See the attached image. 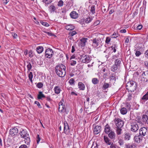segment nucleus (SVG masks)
<instances>
[{
  "label": "nucleus",
  "mask_w": 148,
  "mask_h": 148,
  "mask_svg": "<svg viewBox=\"0 0 148 148\" xmlns=\"http://www.w3.org/2000/svg\"><path fill=\"white\" fill-rule=\"evenodd\" d=\"M114 122L116 125L115 130L117 135H120L121 134L122 129L123 125L124 122L123 120L119 118H115Z\"/></svg>",
  "instance_id": "f257e3e1"
},
{
  "label": "nucleus",
  "mask_w": 148,
  "mask_h": 148,
  "mask_svg": "<svg viewBox=\"0 0 148 148\" xmlns=\"http://www.w3.org/2000/svg\"><path fill=\"white\" fill-rule=\"evenodd\" d=\"M55 71L58 76L61 77H63L66 74V67L62 64L57 65L55 68Z\"/></svg>",
  "instance_id": "f03ea898"
},
{
  "label": "nucleus",
  "mask_w": 148,
  "mask_h": 148,
  "mask_svg": "<svg viewBox=\"0 0 148 148\" xmlns=\"http://www.w3.org/2000/svg\"><path fill=\"white\" fill-rule=\"evenodd\" d=\"M19 134L21 138H24L25 143L27 145H29L30 142V140L29 136L27 131L23 130L20 132Z\"/></svg>",
  "instance_id": "7ed1b4c3"
},
{
  "label": "nucleus",
  "mask_w": 148,
  "mask_h": 148,
  "mask_svg": "<svg viewBox=\"0 0 148 148\" xmlns=\"http://www.w3.org/2000/svg\"><path fill=\"white\" fill-rule=\"evenodd\" d=\"M137 122L132 121L130 123V130L134 132H137L139 129V126Z\"/></svg>",
  "instance_id": "20e7f679"
},
{
  "label": "nucleus",
  "mask_w": 148,
  "mask_h": 148,
  "mask_svg": "<svg viewBox=\"0 0 148 148\" xmlns=\"http://www.w3.org/2000/svg\"><path fill=\"white\" fill-rule=\"evenodd\" d=\"M64 101L63 99L59 102L58 104V110L61 112H64L65 111L66 109L64 104L63 103Z\"/></svg>",
  "instance_id": "39448f33"
},
{
  "label": "nucleus",
  "mask_w": 148,
  "mask_h": 148,
  "mask_svg": "<svg viewBox=\"0 0 148 148\" xmlns=\"http://www.w3.org/2000/svg\"><path fill=\"white\" fill-rule=\"evenodd\" d=\"M53 51L51 49H47L45 52V56L46 58H51L53 55Z\"/></svg>",
  "instance_id": "423d86ee"
},
{
  "label": "nucleus",
  "mask_w": 148,
  "mask_h": 148,
  "mask_svg": "<svg viewBox=\"0 0 148 148\" xmlns=\"http://www.w3.org/2000/svg\"><path fill=\"white\" fill-rule=\"evenodd\" d=\"M82 62L85 63H88L90 61V58L88 55H82L81 58Z\"/></svg>",
  "instance_id": "0eeeda50"
},
{
  "label": "nucleus",
  "mask_w": 148,
  "mask_h": 148,
  "mask_svg": "<svg viewBox=\"0 0 148 148\" xmlns=\"http://www.w3.org/2000/svg\"><path fill=\"white\" fill-rule=\"evenodd\" d=\"M93 126L94 127L93 131V133L95 134H99L101 130V126L98 125H95V124Z\"/></svg>",
  "instance_id": "6e6552de"
},
{
  "label": "nucleus",
  "mask_w": 148,
  "mask_h": 148,
  "mask_svg": "<svg viewBox=\"0 0 148 148\" xmlns=\"http://www.w3.org/2000/svg\"><path fill=\"white\" fill-rule=\"evenodd\" d=\"M64 132L66 134H68L70 132V130L68 124L66 121L64 122Z\"/></svg>",
  "instance_id": "1a4fd4ad"
},
{
  "label": "nucleus",
  "mask_w": 148,
  "mask_h": 148,
  "mask_svg": "<svg viewBox=\"0 0 148 148\" xmlns=\"http://www.w3.org/2000/svg\"><path fill=\"white\" fill-rule=\"evenodd\" d=\"M18 132V129L16 127H14L11 129L9 131V134L12 136L16 135Z\"/></svg>",
  "instance_id": "9d476101"
},
{
  "label": "nucleus",
  "mask_w": 148,
  "mask_h": 148,
  "mask_svg": "<svg viewBox=\"0 0 148 148\" xmlns=\"http://www.w3.org/2000/svg\"><path fill=\"white\" fill-rule=\"evenodd\" d=\"M147 132V129L145 127H142L139 130V134L142 136H145Z\"/></svg>",
  "instance_id": "9b49d317"
},
{
  "label": "nucleus",
  "mask_w": 148,
  "mask_h": 148,
  "mask_svg": "<svg viewBox=\"0 0 148 148\" xmlns=\"http://www.w3.org/2000/svg\"><path fill=\"white\" fill-rule=\"evenodd\" d=\"M100 40L98 39L95 38L92 40V46L95 47H97L99 45Z\"/></svg>",
  "instance_id": "f8f14e48"
},
{
  "label": "nucleus",
  "mask_w": 148,
  "mask_h": 148,
  "mask_svg": "<svg viewBox=\"0 0 148 148\" xmlns=\"http://www.w3.org/2000/svg\"><path fill=\"white\" fill-rule=\"evenodd\" d=\"M111 131L110 126L108 124H107L104 127V132L105 133L108 134Z\"/></svg>",
  "instance_id": "ddd939ff"
},
{
  "label": "nucleus",
  "mask_w": 148,
  "mask_h": 148,
  "mask_svg": "<svg viewBox=\"0 0 148 148\" xmlns=\"http://www.w3.org/2000/svg\"><path fill=\"white\" fill-rule=\"evenodd\" d=\"M88 40L87 38H82L80 40V45L82 47L85 46L86 43Z\"/></svg>",
  "instance_id": "4468645a"
},
{
  "label": "nucleus",
  "mask_w": 148,
  "mask_h": 148,
  "mask_svg": "<svg viewBox=\"0 0 148 148\" xmlns=\"http://www.w3.org/2000/svg\"><path fill=\"white\" fill-rule=\"evenodd\" d=\"M71 17L73 19H76L78 17V14L76 11H73L70 14Z\"/></svg>",
  "instance_id": "2eb2a0df"
},
{
  "label": "nucleus",
  "mask_w": 148,
  "mask_h": 148,
  "mask_svg": "<svg viewBox=\"0 0 148 148\" xmlns=\"http://www.w3.org/2000/svg\"><path fill=\"white\" fill-rule=\"evenodd\" d=\"M143 77V80L145 82H148V73L144 71L143 72L142 74Z\"/></svg>",
  "instance_id": "dca6fc26"
},
{
  "label": "nucleus",
  "mask_w": 148,
  "mask_h": 148,
  "mask_svg": "<svg viewBox=\"0 0 148 148\" xmlns=\"http://www.w3.org/2000/svg\"><path fill=\"white\" fill-rule=\"evenodd\" d=\"M108 137L111 139H115L116 137V134L114 131H111L108 134Z\"/></svg>",
  "instance_id": "f3484780"
},
{
  "label": "nucleus",
  "mask_w": 148,
  "mask_h": 148,
  "mask_svg": "<svg viewBox=\"0 0 148 148\" xmlns=\"http://www.w3.org/2000/svg\"><path fill=\"white\" fill-rule=\"evenodd\" d=\"M142 136L139 134L138 135H136L134 137L135 141L137 143H140V140H141Z\"/></svg>",
  "instance_id": "a211bd4d"
},
{
  "label": "nucleus",
  "mask_w": 148,
  "mask_h": 148,
  "mask_svg": "<svg viewBox=\"0 0 148 148\" xmlns=\"http://www.w3.org/2000/svg\"><path fill=\"white\" fill-rule=\"evenodd\" d=\"M78 86V88L80 90H84L85 89V86L84 84L82 82H79Z\"/></svg>",
  "instance_id": "6ab92c4d"
},
{
  "label": "nucleus",
  "mask_w": 148,
  "mask_h": 148,
  "mask_svg": "<svg viewBox=\"0 0 148 148\" xmlns=\"http://www.w3.org/2000/svg\"><path fill=\"white\" fill-rule=\"evenodd\" d=\"M54 90L55 93L58 94L60 93V92L62 91L60 87L58 86H56L54 87Z\"/></svg>",
  "instance_id": "aec40b11"
},
{
  "label": "nucleus",
  "mask_w": 148,
  "mask_h": 148,
  "mask_svg": "<svg viewBox=\"0 0 148 148\" xmlns=\"http://www.w3.org/2000/svg\"><path fill=\"white\" fill-rule=\"evenodd\" d=\"M49 12L51 13L54 12L56 10V6L53 4L51 5L49 7Z\"/></svg>",
  "instance_id": "412c9836"
},
{
  "label": "nucleus",
  "mask_w": 148,
  "mask_h": 148,
  "mask_svg": "<svg viewBox=\"0 0 148 148\" xmlns=\"http://www.w3.org/2000/svg\"><path fill=\"white\" fill-rule=\"evenodd\" d=\"M45 96L42 93V92L39 91L38 92V95L37 98L39 99H41L42 98H45Z\"/></svg>",
  "instance_id": "4be33fe9"
},
{
  "label": "nucleus",
  "mask_w": 148,
  "mask_h": 148,
  "mask_svg": "<svg viewBox=\"0 0 148 148\" xmlns=\"http://www.w3.org/2000/svg\"><path fill=\"white\" fill-rule=\"evenodd\" d=\"M135 147L134 144H126L124 148H135Z\"/></svg>",
  "instance_id": "5701e85b"
},
{
  "label": "nucleus",
  "mask_w": 148,
  "mask_h": 148,
  "mask_svg": "<svg viewBox=\"0 0 148 148\" xmlns=\"http://www.w3.org/2000/svg\"><path fill=\"white\" fill-rule=\"evenodd\" d=\"M148 100V91L147 93L144 95L141 98V101H143V102H145Z\"/></svg>",
  "instance_id": "b1692460"
},
{
  "label": "nucleus",
  "mask_w": 148,
  "mask_h": 148,
  "mask_svg": "<svg viewBox=\"0 0 148 148\" xmlns=\"http://www.w3.org/2000/svg\"><path fill=\"white\" fill-rule=\"evenodd\" d=\"M116 77L115 73H114L111 74L109 77V79L110 80H113L115 81L116 80Z\"/></svg>",
  "instance_id": "393cba45"
},
{
  "label": "nucleus",
  "mask_w": 148,
  "mask_h": 148,
  "mask_svg": "<svg viewBox=\"0 0 148 148\" xmlns=\"http://www.w3.org/2000/svg\"><path fill=\"white\" fill-rule=\"evenodd\" d=\"M121 60L120 59H117L114 61V65L117 66L120 68V65L121 64Z\"/></svg>",
  "instance_id": "a878e982"
},
{
  "label": "nucleus",
  "mask_w": 148,
  "mask_h": 148,
  "mask_svg": "<svg viewBox=\"0 0 148 148\" xmlns=\"http://www.w3.org/2000/svg\"><path fill=\"white\" fill-rule=\"evenodd\" d=\"M104 140L105 143L108 145H110L111 143V140L108 137L105 136H104Z\"/></svg>",
  "instance_id": "bb28decb"
},
{
  "label": "nucleus",
  "mask_w": 148,
  "mask_h": 148,
  "mask_svg": "<svg viewBox=\"0 0 148 148\" xmlns=\"http://www.w3.org/2000/svg\"><path fill=\"white\" fill-rule=\"evenodd\" d=\"M43 50V48L42 46H39L36 48V51L38 53H41Z\"/></svg>",
  "instance_id": "cd10ccee"
},
{
  "label": "nucleus",
  "mask_w": 148,
  "mask_h": 148,
  "mask_svg": "<svg viewBox=\"0 0 148 148\" xmlns=\"http://www.w3.org/2000/svg\"><path fill=\"white\" fill-rule=\"evenodd\" d=\"M119 68L117 66L113 64L111 68V70L113 72H114L116 71L117 69Z\"/></svg>",
  "instance_id": "c85d7f7f"
},
{
  "label": "nucleus",
  "mask_w": 148,
  "mask_h": 148,
  "mask_svg": "<svg viewBox=\"0 0 148 148\" xmlns=\"http://www.w3.org/2000/svg\"><path fill=\"white\" fill-rule=\"evenodd\" d=\"M148 116L146 115H143L142 118L141 119L143 124L144 122H147Z\"/></svg>",
  "instance_id": "c756f323"
},
{
  "label": "nucleus",
  "mask_w": 148,
  "mask_h": 148,
  "mask_svg": "<svg viewBox=\"0 0 148 148\" xmlns=\"http://www.w3.org/2000/svg\"><path fill=\"white\" fill-rule=\"evenodd\" d=\"M75 28L74 26L73 25H69L66 26V29L68 30H72Z\"/></svg>",
  "instance_id": "7c9ffc66"
},
{
  "label": "nucleus",
  "mask_w": 148,
  "mask_h": 148,
  "mask_svg": "<svg viewBox=\"0 0 148 148\" xmlns=\"http://www.w3.org/2000/svg\"><path fill=\"white\" fill-rule=\"evenodd\" d=\"M120 112L122 114H125L127 113V109L125 108H122L120 110Z\"/></svg>",
  "instance_id": "2f4dec72"
},
{
  "label": "nucleus",
  "mask_w": 148,
  "mask_h": 148,
  "mask_svg": "<svg viewBox=\"0 0 148 148\" xmlns=\"http://www.w3.org/2000/svg\"><path fill=\"white\" fill-rule=\"evenodd\" d=\"M134 84L132 86H131L130 87L131 91H134L136 90V88L137 87L136 84L135 82V83H134Z\"/></svg>",
  "instance_id": "473e14b6"
},
{
  "label": "nucleus",
  "mask_w": 148,
  "mask_h": 148,
  "mask_svg": "<svg viewBox=\"0 0 148 148\" xmlns=\"http://www.w3.org/2000/svg\"><path fill=\"white\" fill-rule=\"evenodd\" d=\"M92 82L93 84L96 85L98 83L99 81L97 78H95L92 79Z\"/></svg>",
  "instance_id": "72a5a7b5"
},
{
  "label": "nucleus",
  "mask_w": 148,
  "mask_h": 148,
  "mask_svg": "<svg viewBox=\"0 0 148 148\" xmlns=\"http://www.w3.org/2000/svg\"><path fill=\"white\" fill-rule=\"evenodd\" d=\"M130 136L129 133H126L125 134L124 138L125 140H129L130 139Z\"/></svg>",
  "instance_id": "f704fd0d"
},
{
  "label": "nucleus",
  "mask_w": 148,
  "mask_h": 148,
  "mask_svg": "<svg viewBox=\"0 0 148 148\" xmlns=\"http://www.w3.org/2000/svg\"><path fill=\"white\" fill-rule=\"evenodd\" d=\"M109 84L108 83H106L105 82L104 83L102 86V88L104 90L106 89L109 87Z\"/></svg>",
  "instance_id": "c9c22d12"
},
{
  "label": "nucleus",
  "mask_w": 148,
  "mask_h": 148,
  "mask_svg": "<svg viewBox=\"0 0 148 148\" xmlns=\"http://www.w3.org/2000/svg\"><path fill=\"white\" fill-rule=\"evenodd\" d=\"M28 77L29 78V79L30 81V82H31L32 83L33 82H32V78L33 77V75L32 73V72H30V73L29 74V75H28Z\"/></svg>",
  "instance_id": "e433bc0d"
},
{
  "label": "nucleus",
  "mask_w": 148,
  "mask_h": 148,
  "mask_svg": "<svg viewBox=\"0 0 148 148\" xmlns=\"http://www.w3.org/2000/svg\"><path fill=\"white\" fill-rule=\"evenodd\" d=\"M119 35L117 33L114 32L112 35L110 36V37L112 38H115L118 37Z\"/></svg>",
  "instance_id": "4c0bfd02"
},
{
  "label": "nucleus",
  "mask_w": 148,
  "mask_h": 148,
  "mask_svg": "<svg viewBox=\"0 0 148 148\" xmlns=\"http://www.w3.org/2000/svg\"><path fill=\"white\" fill-rule=\"evenodd\" d=\"M134 83H135V82L133 81H131L130 82H127V86H128L129 87H130L131 86H132L133 85Z\"/></svg>",
  "instance_id": "58836bf2"
},
{
  "label": "nucleus",
  "mask_w": 148,
  "mask_h": 148,
  "mask_svg": "<svg viewBox=\"0 0 148 148\" xmlns=\"http://www.w3.org/2000/svg\"><path fill=\"white\" fill-rule=\"evenodd\" d=\"M40 23L42 25L45 27H47L49 26V25L47 22L40 21Z\"/></svg>",
  "instance_id": "ea45409f"
},
{
  "label": "nucleus",
  "mask_w": 148,
  "mask_h": 148,
  "mask_svg": "<svg viewBox=\"0 0 148 148\" xmlns=\"http://www.w3.org/2000/svg\"><path fill=\"white\" fill-rule=\"evenodd\" d=\"M95 6L94 5H92L91 6L90 9V12L92 14H94L95 13Z\"/></svg>",
  "instance_id": "a19ab883"
},
{
  "label": "nucleus",
  "mask_w": 148,
  "mask_h": 148,
  "mask_svg": "<svg viewBox=\"0 0 148 148\" xmlns=\"http://www.w3.org/2000/svg\"><path fill=\"white\" fill-rule=\"evenodd\" d=\"M92 20V18L90 17H88L85 19V23H88L90 22Z\"/></svg>",
  "instance_id": "79ce46f5"
},
{
  "label": "nucleus",
  "mask_w": 148,
  "mask_h": 148,
  "mask_svg": "<svg viewBox=\"0 0 148 148\" xmlns=\"http://www.w3.org/2000/svg\"><path fill=\"white\" fill-rule=\"evenodd\" d=\"M27 63H28V64L27 66V70L29 71L32 68V66L30 62H27Z\"/></svg>",
  "instance_id": "37998d69"
},
{
  "label": "nucleus",
  "mask_w": 148,
  "mask_h": 148,
  "mask_svg": "<svg viewBox=\"0 0 148 148\" xmlns=\"http://www.w3.org/2000/svg\"><path fill=\"white\" fill-rule=\"evenodd\" d=\"M42 1L46 4H48L52 2V0H42Z\"/></svg>",
  "instance_id": "c03bdc74"
},
{
  "label": "nucleus",
  "mask_w": 148,
  "mask_h": 148,
  "mask_svg": "<svg viewBox=\"0 0 148 148\" xmlns=\"http://www.w3.org/2000/svg\"><path fill=\"white\" fill-rule=\"evenodd\" d=\"M43 86V84L42 82H38L36 85V86L38 88H42Z\"/></svg>",
  "instance_id": "a18cd8bd"
},
{
  "label": "nucleus",
  "mask_w": 148,
  "mask_h": 148,
  "mask_svg": "<svg viewBox=\"0 0 148 148\" xmlns=\"http://www.w3.org/2000/svg\"><path fill=\"white\" fill-rule=\"evenodd\" d=\"M69 82L70 85H74L75 80L73 78H71L70 79Z\"/></svg>",
  "instance_id": "49530a36"
},
{
  "label": "nucleus",
  "mask_w": 148,
  "mask_h": 148,
  "mask_svg": "<svg viewBox=\"0 0 148 148\" xmlns=\"http://www.w3.org/2000/svg\"><path fill=\"white\" fill-rule=\"evenodd\" d=\"M76 32L75 31H71L69 33V34L72 36H73L75 35L76 34Z\"/></svg>",
  "instance_id": "de8ad7c7"
},
{
  "label": "nucleus",
  "mask_w": 148,
  "mask_h": 148,
  "mask_svg": "<svg viewBox=\"0 0 148 148\" xmlns=\"http://www.w3.org/2000/svg\"><path fill=\"white\" fill-rule=\"evenodd\" d=\"M111 40V38L109 37H107L106 38V40L105 41L106 43L107 44H109V43Z\"/></svg>",
  "instance_id": "09e8293b"
},
{
  "label": "nucleus",
  "mask_w": 148,
  "mask_h": 148,
  "mask_svg": "<svg viewBox=\"0 0 148 148\" xmlns=\"http://www.w3.org/2000/svg\"><path fill=\"white\" fill-rule=\"evenodd\" d=\"M134 122H137V123L138 124V123H139L140 124H143L142 123V121H141V119H140V118H138L137 119V120L134 121Z\"/></svg>",
  "instance_id": "8fccbe9b"
},
{
  "label": "nucleus",
  "mask_w": 148,
  "mask_h": 148,
  "mask_svg": "<svg viewBox=\"0 0 148 148\" xmlns=\"http://www.w3.org/2000/svg\"><path fill=\"white\" fill-rule=\"evenodd\" d=\"M63 3L62 0H60L58 2V5L59 7H61L63 5Z\"/></svg>",
  "instance_id": "3c124183"
},
{
  "label": "nucleus",
  "mask_w": 148,
  "mask_h": 148,
  "mask_svg": "<svg viewBox=\"0 0 148 148\" xmlns=\"http://www.w3.org/2000/svg\"><path fill=\"white\" fill-rule=\"evenodd\" d=\"M118 143L120 146H122L124 144V143L123 140L122 139H120L119 140Z\"/></svg>",
  "instance_id": "603ef678"
},
{
  "label": "nucleus",
  "mask_w": 148,
  "mask_h": 148,
  "mask_svg": "<svg viewBox=\"0 0 148 148\" xmlns=\"http://www.w3.org/2000/svg\"><path fill=\"white\" fill-rule=\"evenodd\" d=\"M132 95L131 94H129L128 95L127 98V101H130L132 99Z\"/></svg>",
  "instance_id": "864d4df0"
},
{
  "label": "nucleus",
  "mask_w": 148,
  "mask_h": 148,
  "mask_svg": "<svg viewBox=\"0 0 148 148\" xmlns=\"http://www.w3.org/2000/svg\"><path fill=\"white\" fill-rule=\"evenodd\" d=\"M36 104L39 108H41L42 107L39 102L37 101H35L34 102Z\"/></svg>",
  "instance_id": "5fc2aeb1"
},
{
  "label": "nucleus",
  "mask_w": 148,
  "mask_h": 148,
  "mask_svg": "<svg viewBox=\"0 0 148 148\" xmlns=\"http://www.w3.org/2000/svg\"><path fill=\"white\" fill-rule=\"evenodd\" d=\"M141 54V52L139 51H136L135 53V55L136 56L138 57Z\"/></svg>",
  "instance_id": "6e6d98bb"
},
{
  "label": "nucleus",
  "mask_w": 148,
  "mask_h": 148,
  "mask_svg": "<svg viewBox=\"0 0 148 148\" xmlns=\"http://www.w3.org/2000/svg\"><path fill=\"white\" fill-rule=\"evenodd\" d=\"M71 62V64L72 66H74L76 64V62L75 61L72 60Z\"/></svg>",
  "instance_id": "4d7b16f0"
},
{
  "label": "nucleus",
  "mask_w": 148,
  "mask_h": 148,
  "mask_svg": "<svg viewBox=\"0 0 148 148\" xmlns=\"http://www.w3.org/2000/svg\"><path fill=\"white\" fill-rule=\"evenodd\" d=\"M19 148H28V147L26 145L23 144L21 145Z\"/></svg>",
  "instance_id": "13d9d810"
},
{
  "label": "nucleus",
  "mask_w": 148,
  "mask_h": 148,
  "mask_svg": "<svg viewBox=\"0 0 148 148\" xmlns=\"http://www.w3.org/2000/svg\"><path fill=\"white\" fill-rule=\"evenodd\" d=\"M37 138V144H38L40 140V138L39 137V135H38L36 136Z\"/></svg>",
  "instance_id": "bf43d9fd"
},
{
  "label": "nucleus",
  "mask_w": 148,
  "mask_h": 148,
  "mask_svg": "<svg viewBox=\"0 0 148 148\" xmlns=\"http://www.w3.org/2000/svg\"><path fill=\"white\" fill-rule=\"evenodd\" d=\"M110 145H111L110 146V148H116L117 147L115 144L113 143L112 144L111 143Z\"/></svg>",
  "instance_id": "052dcab7"
},
{
  "label": "nucleus",
  "mask_w": 148,
  "mask_h": 148,
  "mask_svg": "<svg viewBox=\"0 0 148 148\" xmlns=\"http://www.w3.org/2000/svg\"><path fill=\"white\" fill-rule=\"evenodd\" d=\"M9 1V0H3V3L4 5H6Z\"/></svg>",
  "instance_id": "680f3d73"
},
{
  "label": "nucleus",
  "mask_w": 148,
  "mask_h": 148,
  "mask_svg": "<svg viewBox=\"0 0 148 148\" xmlns=\"http://www.w3.org/2000/svg\"><path fill=\"white\" fill-rule=\"evenodd\" d=\"M127 108L128 109H130L131 107V105H130V104L128 103H127L126 104Z\"/></svg>",
  "instance_id": "e2e57ef3"
},
{
  "label": "nucleus",
  "mask_w": 148,
  "mask_h": 148,
  "mask_svg": "<svg viewBox=\"0 0 148 148\" xmlns=\"http://www.w3.org/2000/svg\"><path fill=\"white\" fill-rule=\"evenodd\" d=\"M129 38H130V37H129V36L127 37L125 40V43H129V40H130Z\"/></svg>",
  "instance_id": "0e129e2a"
},
{
  "label": "nucleus",
  "mask_w": 148,
  "mask_h": 148,
  "mask_svg": "<svg viewBox=\"0 0 148 148\" xmlns=\"http://www.w3.org/2000/svg\"><path fill=\"white\" fill-rule=\"evenodd\" d=\"M117 46L116 44H114V47L112 49L113 50V51L114 52H115L116 51V49H117Z\"/></svg>",
  "instance_id": "69168bd1"
},
{
  "label": "nucleus",
  "mask_w": 148,
  "mask_h": 148,
  "mask_svg": "<svg viewBox=\"0 0 148 148\" xmlns=\"http://www.w3.org/2000/svg\"><path fill=\"white\" fill-rule=\"evenodd\" d=\"M12 35L14 38H16L17 37V35L15 33H12Z\"/></svg>",
  "instance_id": "338daca9"
},
{
  "label": "nucleus",
  "mask_w": 148,
  "mask_h": 148,
  "mask_svg": "<svg viewBox=\"0 0 148 148\" xmlns=\"http://www.w3.org/2000/svg\"><path fill=\"white\" fill-rule=\"evenodd\" d=\"M145 55L146 57L148 58V50H147L145 53Z\"/></svg>",
  "instance_id": "774afa93"
}]
</instances>
